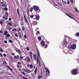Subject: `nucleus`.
<instances>
[{
  "mask_svg": "<svg viewBox=\"0 0 79 79\" xmlns=\"http://www.w3.org/2000/svg\"><path fill=\"white\" fill-rule=\"evenodd\" d=\"M72 74L74 75H76L77 74V69H75L72 71Z\"/></svg>",
  "mask_w": 79,
  "mask_h": 79,
  "instance_id": "1",
  "label": "nucleus"
},
{
  "mask_svg": "<svg viewBox=\"0 0 79 79\" xmlns=\"http://www.w3.org/2000/svg\"><path fill=\"white\" fill-rule=\"evenodd\" d=\"M76 45L74 44L73 45L71 46L69 49L71 50V49H72V50H74V49L76 48Z\"/></svg>",
  "mask_w": 79,
  "mask_h": 79,
  "instance_id": "2",
  "label": "nucleus"
},
{
  "mask_svg": "<svg viewBox=\"0 0 79 79\" xmlns=\"http://www.w3.org/2000/svg\"><path fill=\"white\" fill-rule=\"evenodd\" d=\"M33 9L35 11H38L39 10V7L38 6H33Z\"/></svg>",
  "mask_w": 79,
  "mask_h": 79,
  "instance_id": "3",
  "label": "nucleus"
},
{
  "mask_svg": "<svg viewBox=\"0 0 79 79\" xmlns=\"http://www.w3.org/2000/svg\"><path fill=\"white\" fill-rule=\"evenodd\" d=\"M25 60L28 63H30L31 62V59L29 58V57H27L25 58Z\"/></svg>",
  "mask_w": 79,
  "mask_h": 79,
  "instance_id": "4",
  "label": "nucleus"
},
{
  "mask_svg": "<svg viewBox=\"0 0 79 79\" xmlns=\"http://www.w3.org/2000/svg\"><path fill=\"white\" fill-rule=\"evenodd\" d=\"M35 19H36V20H39V19L40 18V16H39V15H36V16L35 15Z\"/></svg>",
  "mask_w": 79,
  "mask_h": 79,
  "instance_id": "5",
  "label": "nucleus"
},
{
  "mask_svg": "<svg viewBox=\"0 0 79 79\" xmlns=\"http://www.w3.org/2000/svg\"><path fill=\"white\" fill-rule=\"evenodd\" d=\"M23 17L25 20V21L27 23H28V21H27V20L26 19V15L25 14H23Z\"/></svg>",
  "mask_w": 79,
  "mask_h": 79,
  "instance_id": "6",
  "label": "nucleus"
},
{
  "mask_svg": "<svg viewBox=\"0 0 79 79\" xmlns=\"http://www.w3.org/2000/svg\"><path fill=\"white\" fill-rule=\"evenodd\" d=\"M66 15H67V16H69V18H72V19H74V20L75 19L73 17H72L71 16H70L67 13H66Z\"/></svg>",
  "mask_w": 79,
  "mask_h": 79,
  "instance_id": "7",
  "label": "nucleus"
},
{
  "mask_svg": "<svg viewBox=\"0 0 79 79\" xmlns=\"http://www.w3.org/2000/svg\"><path fill=\"white\" fill-rule=\"evenodd\" d=\"M41 43L43 47H44V46H45V42L44 41V40H43Z\"/></svg>",
  "mask_w": 79,
  "mask_h": 79,
  "instance_id": "8",
  "label": "nucleus"
},
{
  "mask_svg": "<svg viewBox=\"0 0 79 79\" xmlns=\"http://www.w3.org/2000/svg\"><path fill=\"white\" fill-rule=\"evenodd\" d=\"M32 24L34 25V26L37 25V22L36 21H34L32 23Z\"/></svg>",
  "mask_w": 79,
  "mask_h": 79,
  "instance_id": "9",
  "label": "nucleus"
},
{
  "mask_svg": "<svg viewBox=\"0 0 79 79\" xmlns=\"http://www.w3.org/2000/svg\"><path fill=\"white\" fill-rule=\"evenodd\" d=\"M37 62L38 63H39H39H40V60H39V57H38V55H37Z\"/></svg>",
  "mask_w": 79,
  "mask_h": 79,
  "instance_id": "10",
  "label": "nucleus"
},
{
  "mask_svg": "<svg viewBox=\"0 0 79 79\" xmlns=\"http://www.w3.org/2000/svg\"><path fill=\"white\" fill-rule=\"evenodd\" d=\"M14 50H16L17 52H18V53H19V54H21L22 52H21V51L20 50L15 49Z\"/></svg>",
  "mask_w": 79,
  "mask_h": 79,
  "instance_id": "11",
  "label": "nucleus"
},
{
  "mask_svg": "<svg viewBox=\"0 0 79 79\" xmlns=\"http://www.w3.org/2000/svg\"><path fill=\"white\" fill-rule=\"evenodd\" d=\"M14 58H15V60L17 59L19 60V56H14Z\"/></svg>",
  "mask_w": 79,
  "mask_h": 79,
  "instance_id": "12",
  "label": "nucleus"
},
{
  "mask_svg": "<svg viewBox=\"0 0 79 79\" xmlns=\"http://www.w3.org/2000/svg\"><path fill=\"white\" fill-rule=\"evenodd\" d=\"M7 67L9 69H10V71H11V72H13V69H12L11 68H10V66H7Z\"/></svg>",
  "mask_w": 79,
  "mask_h": 79,
  "instance_id": "13",
  "label": "nucleus"
},
{
  "mask_svg": "<svg viewBox=\"0 0 79 79\" xmlns=\"http://www.w3.org/2000/svg\"><path fill=\"white\" fill-rule=\"evenodd\" d=\"M30 17L31 18H32V19H35V15H30Z\"/></svg>",
  "mask_w": 79,
  "mask_h": 79,
  "instance_id": "14",
  "label": "nucleus"
},
{
  "mask_svg": "<svg viewBox=\"0 0 79 79\" xmlns=\"http://www.w3.org/2000/svg\"><path fill=\"white\" fill-rule=\"evenodd\" d=\"M64 45H67L68 44V43L67 42V41H64V42H63Z\"/></svg>",
  "mask_w": 79,
  "mask_h": 79,
  "instance_id": "15",
  "label": "nucleus"
},
{
  "mask_svg": "<svg viewBox=\"0 0 79 79\" xmlns=\"http://www.w3.org/2000/svg\"><path fill=\"white\" fill-rule=\"evenodd\" d=\"M6 27L8 29H9V30H11V27L9 26L8 25L6 26Z\"/></svg>",
  "mask_w": 79,
  "mask_h": 79,
  "instance_id": "16",
  "label": "nucleus"
},
{
  "mask_svg": "<svg viewBox=\"0 0 79 79\" xmlns=\"http://www.w3.org/2000/svg\"><path fill=\"white\" fill-rule=\"evenodd\" d=\"M17 14H18V15L19 16V18L20 17V14H19V9H17Z\"/></svg>",
  "mask_w": 79,
  "mask_h": 79,
  "instance_id": "17",
  "label": "nucleus"
},
{
  "mask_svg": "<svg viewBox=\"0 0 79 79\" xmlns=\"http://www.w3.org/2000/svg\"><path fill=\"white\" fill-rule=\"evenodd\" d=\"M26 72L27 73H31V71L30 70H29L27 69H26Z\"/></svg>",
  "mask_w": 79,
  "mask_h": 79,
  "instance_id": "18",
  "label": "nucleus"
},
{
  "mask_svg": "<svg viewBox=\"0 0 79 79\" xmlns=\"http://www.w3.org/2000/svg\"><path fill=\"white\" fill-rule=\"evenodd\" d=\"M46 75L48 76L50 75V72L48 71V74H47V71H46Z\"/></svg>",
  "mask_w": 79,
  "mask_h": 79,
  "instance_id": "19",
  "label": "nucleus"
},
{
  "mask_svg": "<svg viewBox=\"0 0 79 79\" xmlns=\"http://www.w3.org/2000/svg\"><path fill=\"white\" fill-rule=\"evenodd\" d=\"M7 34H8V31H5L4 33V35H7Z\"/></svg>",
  "mask_w": 79,
  "mask_h": 79,
  "instance_id": "20",
  "label": "nucleus"
},
{
  "mask_svg": "<svg viewBox=\"0 0 79 79\" xmlns=\"http://www.w3.org/2000/svg\"><path fill=\"white\" fill-rule=\"evenodd\" d=\"M2 6L3 7H6V6H7V5L5 3L2 4Z\"/></svg>",
  "mask_w": 79,
  "mask_h": 79,
  "instance_id": "21",
  "label": "nucleus"
},
{
  "mask_svg": "<svg viewBox=\"0 0 79 79\" xmlns=\"http://www.w3.org/2000/svg\"><path fill=\"white\" fill-rule=\"evenodd\" d=\"M33 56L34 60H35L37 59V58H36V55H35V54H33Z\"/></svg>",
  "mask_w": 79,
  "mask_h": 79,
  "instance_id": "22",
  "label": "nucleus"
},
{
  "mask_svg": "<svg viewBox=\"0 0 79 79\" xmlns=\"http://www.w3.org/2000/svg\"><path fill=\"white\" fill-rule=\"evenodd\" d=\"M37 68H36L35 70V74L36 73H37Z\"/></svg>",
  "mask_w": 79,
  "mask_h": 79,
  "instance_id": "23",
  "label": "nucleus"
},
{
  "mask_svg": "<svg viewBox=\"0 0 79 79\" xmlns=\"http://www.w3.org/2000/svg\"><path fill=\"white\" fill-rule=\"evenodd\" d=\"M10 37V35L9 34H7L6 35V36L5 37V38H6V37Z\"/></svg>",
  "mask_w": 79,
  "mask_h": 79,
  "instance_id": "24",
  "label": "nucleus"
},
{
  "mask_svg": "<svg viewBox=\"0 0 79 79\" xmlns=\"http://www.w3.org/2000/svg\"><path fill=\"white\" fill-rule=\"evenodd\" d=\"M75 35L77 37H79V33L78 32L76 33Z\"/></svg>",
  "mask_w": 79,
  "mask_h": 79,
  "instance_id": "25",
  "label": "nucleus"
},
{
  "mask_svg": "<svg viewBox=\"0 0 79 79\" xmlns=\"http://www.w3.org/2000/svg\"><path fill=\"white\" fill-rule=\"evenodd\" d=\"M21 26H23L24 25V22H21Z\"/></svg>",
  "mask_w": 79,
  "mask_h": 79,
  "instance_id": "26",
  "label": "nucleus"
},
{
  "mask_svg": "<svg viewBox=\"0 0 79 79\" xmlns=\"http://www.w3.org/2000/svg\"><path fill=\"white\" fill-rule=\"evenodd\" d=\"M75 11H76V12H78V13H79V11H78V10L77 9V8L76 7L75 8Z\"/></svg>",
  "mask_w": 79,
  "mask_h": 79,
  "instance_id": "27",
  "label": "nucleus"
},
{
  "mask_svg": "<svg viewBox=\"0 0 79 79\" xmlns=\"http://www.w3.org/2000/svg\"><path fill=\"white\" fill-rule=\"evenodd\" d=\"M2 20H3L2 19H1L0 20V24H3V21H2Z\"/></svg>",
  "mask_w": 79,
  "mask_h": 79,
  "instance_id": "28",
  "label": "nucleus"
},
{
  "mask_svg": "<svg viewBox=\"0 0 79 79\" xmlns=\"http://www.w3.org/2000/svg\"><path fill=\"white\" fill-rule=\"evenodd\" d=\"M38 39L39 40V41L42 40V39H41V37L40 36H39L38 37Z\"/></svg>",
  "mask_w": 79,
  "mask_h": 79,
  "instance_id": "29",
  "label": "nucleus"
},
{
  "mask_svg": "<svg viewBox=\"0 0 79 79\" xmlns=\"http://www.w3.org/2000/svg\"><path fill=\"white\" fill-rule=\"evenodd\" d=\"M15 31H17V29H16L15 28H14L12 30V31H13V32H14Z\"/></svg>",
  "mask_w": 79,
  "mask_h": 79,
  "instance_id": "30",
  "label": "nucleus"
},
{
  "mask_svg": "<svg viewBox=\"0 0 79 79\" xmlns=\"http://www.w3.org/2000/svg\"><path fill=\"white\" fill-rule=\"evenodd\" d=\"M0 51H1V52H3V50L2 48L1 47H0Z\"/></svg>",
  "mask_w": 79,
  "mask_h": 79,
  "instance_id": "31",
  "label": "nucleus"
},
{
  "mask_svg": "<svg viewBox=\"0 0 79 79\" xmlns=\"http://www.w3.org/2000/svg\"><path fill=\"white\" fill-rule=\"evenodd\" d=\"M8 24H9V25L10 26H12V24H11V23H8Z\"/></svg>",
  "mask_w": 79,
  "mask_h": 79,
  "instance_id": "32",
  "label": "nucleus"
},
{
  "mask_svg": "<svg viewBox=\"0 0 79 79\" xmlns=\"http://www.w3.org/2000/svg\"><path fill=\"white\" fill-rule=\"evenodd\" d=\"M30 68H33V66H32V64H30Z\"/></svg>",
  "mask_w": 79,
  "mask_h": 79,
  "instance_id": "33",
  "label": "nucleus"
},
{
  "mask_svg": "<svg viewBox=\"0 0 79 79\" xmlns=\"http://www.w3.org/2000/svg\"><path fill=\"white\" fill-rule=\"evenodd\" d=\"M42 76L40 75V76H39L38 77V79H40V78H42Z\"/></svg>",
  "mask_w": 79,
  "mask_h": 79,
  "instance_id": "34",
  "label": "nucleus"
},
{
  "mask_svg": "<svg viewBox=\"0 0 79 79\" xmlns=\"http://www.w3.org/2000/svg\"><path fill=\"white\" fill-rule=\"evenodd\" d=\"M22 30L23 31H25V27H22Z\"/></svg>",
  "mask_w": 79,
  "mask_h": 79,
  "instance_id": "35",
  "label": "nucleus"
},
{
  "mask_svg": "<svg viewBox=\"0 0 79 79\" xmlns=\"http://www.w3.org/2000/svg\"><path fill=\"white\" fill-rule=\"evenodd\" d=\"M32 10H33V8L32 7H31L30 9L31 12H32Z\"/></svg>",
  "mask_w": 79,
  "mask_h": 79,
  "instance_id": "36",
  "label": "nucleus"
},
{
  "mask_svg": "<svg viewBox=\"0 0 79 79\" xmlns=\"http://www.w3.org/2000/svg\"><path fill=\"white\" fill-rule=\"evenodd\" d=\"M4 10H5V11H7V10H8V8L7 7L4 8Z\"/></svg>",
  "mask_w": 79,
  "mask_h": 79,
  "instance_id": "37",
  "label": "nucleus"
},
{
  "mask_svg": "<svg viewBox=\"0 0 79 79\" xmlns=\"http://www.w3.org/2000/svg\"><path fill=\"white\" fill-rule=\"evenodd\" d=\"M39 33H40V32H39V31H37L36 34V35H37V34H39Z\"/></svg>",
  "mask_w": 79,
  "mask_h": 79,
  "instance_id": "38",
  "label": "nucleus"
},
{
  "mask_svg": "<svg viewBox=\"0 0 79 79\" xmlns=\"http://www.w3.org/2000/svg\"><path fill=\"white\" fill-rule=\"evenodd\" d=\"M29 53H30V54H31V57H32V55L33 53H32V52H29Z\"/></svg>",
  "mask_w": 79,
  "mask_h": 79,
  "instance_id": "39",
  "label": "nucleus"
},
{
  "mask_svg": "<svg viewBox=\"0 0 79 79\" xmlns=\"http://www.w3.org/2000/svg\"><path fill=\"white\" fill-rule=\"evenodd\" d=\"M9 42H10V43H13V41L10 40H9Z\"/></svg>",
  "mask_w": 79,
  "mask_h": 79,
  "instance_id": "40",
  "label": "nucleus"
},
{
  "mask_svg": "<svg viewBox=\"0 0 79 79\" xmlns=\"http://www.w3.org/2000/svg\"><path fill=\"white\" fill-rule=\"evenodd\" d=\"M48 46V45H46V46H45L44 47V48H47Z\"/></svg>",
  "mask_w": 79,
  "mask_h": 79,
  "instance_id": "41",
  "label": "nucleus"
},
{
  "mask_svg": "<svg viewBox=\"0 0 79 79\" xmlns=\"http://www.w3.org/2000/svg\"><path fill=\"white\" fill-rule=\"evenodd\" d=\"M17 68L19 69V64H17Z\"/></svg>",
  "mask_w": 79,
  "mask_h": 79,
  "instance_id": "42",
  "label": "nucleus"
},
{
  "mask_svg": "<svg viewBox=\"0 0 79 79\" xmlns=\"http://www.w3.org/2000/svg\"><path fill=\"white\" fill-rule=\"evenodd\" d=\"M21 73H22V74H23V75H24L25 76V75H26V73H24V72H22Z\"/></svg>",
  "mask_w": 79,
  "mask_h": 79,
  "instance_id": "43",
  "label": "nucleus"
},
{
  "mask_svg": "<svg viewBox=\"0 0 79 79\" xmlns=\"http://www.w3.org/2000/svg\"><path fill=\"white\" fill-rule=\"evenodd\" d=\"M3 64H6V61H3Z\"/></svg>",
  "mask_w": 79,
  "mask_h": 79,
  "instance_id": "44",
  "label": "nucleus"
},
{
  "mask_svg": "<svg viewBox=\"0 0 79 79\" xmlns=\"http://www.w3.org/2000/svg\"><path fill=\"white\" fill-rule=\"evenodd\" d=\"M18 64H20V65L22 64H21V62H20L19 61L18 62Z\"/></svg>",
  "mask_w": 79,
  "mask_h": 79,
  "instance_id": "45",
  "label": "nucleus"
},
{
  "mask_svg": "<svg viewBox=\"0 0 79 79\" xmlns=\"http://www.w3.org/2000/svg\"><path fill=\"white\" fill-rule=\"evenodd\" d=\"M27 51H29V47H27Z\"/></svg>",
  "mask_w": 79,
  "mask_h": 79,
  "instance_id": "46",
  "label": "nucleus"
},
{
  "mask_svg": "<svg viewBox=\"0 0 79 79\" xmlns=\"http://www.w3.org/2000/svg\"><path fill=\"white\" fill-rule=\"evenodd\" d=\"M18 35H21V32H19L18 33Z\"/></svg>",
  "mask_w": 79,
  "mask_h": 79,
  "instance_id": "47",
  "label": "nucleus"
},
{
  "mask_svg": "<svg viewBox=\"0 0 79 79\" xmlns=\"http://www.w3.org/2000/svg\"><path fill=\"white\" fill-rule=\"evenodd\" d=\"M21 30V29L20 28L19 29L18 31H17L18 32H19Z\"/></svg>",
  "mask_w": 79,
  "mask_h": 79,
  "instance_id": "48",
  "label": "nucleus"
},
{
  "mask_svg": "<svg viewBox=\"0 0 79 79\" xmlns=\"http://www.w3.org/2000/svg\"><path fill=\"white\" fill-rule=\"evenodd\" d=\"M4 42L5 44H7V41H6V40H5Z\"/></svg>",
  "mask_w": 79,
  "mask_h": 79,
  "instance_id": "49",
  "label": "nucleus"
},
{
  "mask_svg": "<svg viewBox=\"0 0 79 79\" xmlns=\"http://www.w3.org/2000/svg\"><path fill=\"white\" fill-rule=\"evenodd\" d=\"M58 4H59V5H60V6H62V4H61V3H60L58 2Z\"/></svg>",
  "mask_w": 79,
  "mask_h": 79,
  "instance_id": "50",
  "label": "nucleus"
},
{
  "mask_svg": "<svg viewBox=\"0 0 79 79\" xmlns=\"http://www.w3.org/2000/svg\"><path fill=\"white\" fill-rule=\"evenodd\" d=\"M12 55L13 56L15 55V53H13V52H12Z\"/></svg>",
  "mask_w": 79,
  "mask_h": 79,
  "instance_id": "51",
  "label": "nucleus"
},
{
  "mask_svg": "<svg viewBox=\"0 0 79 79\" xmlns=\"http://www.w3.org/2000/svg\"><path fill=\"white\" fill-rule=\"evenodd\" d=\"M3 55L4 56H6V54L4 53Z\"/></svg>",
  "mask_w": 79,
  "mask_h": 79,
  "instance_id": "52",
  "label": "nucleus"
},
{
  "mask_svg": "<svg viewBox=\"0 0 79 79\" xmlns=\"http://www.w3.org/2000/svg\"><path fill=\"white\" fill-rule=\"evenodd\" d=\"M67 3H68V4H69L70 3V2H69V0H68Z\"/></svg>",
  "mask_w": 79,
  "mask_h": 79,
  "instance_id": "53",
  "label": "nucleus"
},
{
  "mask_svg": "<svg viewBox=\"0 0 79 79\" xmlns=\"http://www.w3.org/2000/svg\"><path fill=\"white\" fill-rule=\"evenodd\" d=\"M69 1L70 2H71V3H73V0H69Z\"/></svg>",
  "mask_w": 79,
  "mask_h": 79,
  "instance_id": "54",
  "label": "nucleus"
},
{
  "mask_svg": "<svg viewBox=\"0 0 79 79\" xmlns=\"http://www.w3.org/2000/svg\"><path fill=\"white\" fill-rule=\"evenodd\" d=\"M15 35L16 37H18V35H17V33H15Z\"/></svg>",
  "mask_w": 79,
  "mask_h": 79,
  "instance_id": "55",
  "label": "nucleus"
},
{
  "mask_svg": "<svg viewBox=\"0 0 79 79\" xmlns=\"http://www.w3.org/2000/svg\"><path fill=\"white\" fill-rule=\"evenodd\" d=\"M3 56V55H2V54H1L0 53V56Z\"/></svg>",
  "mask_w": 79,
  "mask_h": 79,
  "instance_id": "56",
  "label": "nucleus"
},
{
  "mask_svg": "<svg viewBox=\"0 0 79 79\" xmlns=\"http://www.w3.org/2000/svg\"><path fill=\"white\" fill-rule=\"evenodd\" d=\"M20 58H21L22 60H23V57L21 56H20Z\"/></svg>",
  "mask_w": 79,
  "mask_h": 79,
  "instance_id": "57",
  "label": "nucleus"
},
{
  "mask_svg": "<svg viewBox=\"0 0 79 79\" xmlns=\"http://www.w3.org/2000/svg\"><path fill=\"white\" fill-rule=\"evenodd\" d=\"M46 43H48V44H49L50 42L49 41H48L47 40L46 41Z\"/></svg>",
  "mask_w": 79,
  "mask_h": 79,
  "instance_id": "58",
  "label": "nucleus"
},
{
  "mask_svg": "<svg viewBox=\"0 0 79 79\" xmlns=\"http://www.w3.org/2000/svg\"><path fill=\"white\" fill-rule=\"evenodd\" d=\"M5 14H6V15H7V16H8V12H6L5 13Z\"/></svg>",
  "mask_w": 79,
  "mask_h": 79,
  "instance_id": "59",
  "label": "nucleus"
},
{
  "mask_svg": "<svg viewBox=\"0 0 79 79\" xmlns=\"http://www.w3.org/2000/svg\"><path fill=\"white\" fill-rule=\"evenodd\" d=\"M19 38H22V36L21 35H20L19 36Z\"/></svg>",
  "mask_w": 79,
  "mask_h": 79,
  "instance_id": "60",
  "label": "nucleus"
},
{
  "mask_svg": "<svg viewBox=\"0 0 79 79\" xmlns=\"http://www.w3.org/2000/svg\"><path fill=\"white\" fill-rule=\"evenodd\" d=\"M9 21H11V18H9Z\"/></svg>",
  "mask_w": 79,
  "mask_h": 79,
  "instance_id": "61",
  "label": "nucleus"
},
{
  "mask_svg": "<svg viewBox=\"0 0 79 79\" xmlns=\"http://www.w3.org/2000/svg\"><path fill=\"white\" fill-rule=\"evenodd\" d=\"M24 38L25 39H26V38H27V37H26V35H24Z\"/></svg>",
  "mask_w": 79,
  "mask_h": 79,
  "instance_id": "62",
  "label": "nucleus"
},
{
  "mask_svg": "<svg viewBox=\"0 0 79 79\" xmlns=\"http://www.w3.org/2000/svg\"><path fill=\"white\" fill-rule=\"evenodd\" d=\"M5 19H6V20H7V19H8V18H7V17H6L5 18Z\"/></svg>",
  "mask_w": 79,
  "mask_h": 79,
  "instance_id": "63",
  "label": "nucleus"
},
{
  "mask_svg": "<svg viewBox=\"0 0 79 79\" xmlns=\"http://www.w3.org/2000/svg\"><path fill=\"white\" fill-rule=\"evenodd\" d=\"M2 31H0V33H1V34H2Z\"/></svg>",
  "mask_w": 79,
  "mask_h": 79,
  "instance_id": "64",
  "label": "nucleus"
}]
</instances>
